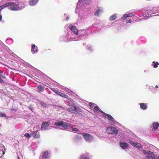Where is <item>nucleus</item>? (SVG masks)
<instances>
[{
	"instance_id": "0eeeda50",
	"label": "nucleus",
	"mask_w": 159,
	"mask_h": 159,
	"mask_svg": "<svg viewBox=\"0 0 159 159\" xmlns=\"http://www.w3.org/2000/svg\"><path fill=\"white\" fill-rule=\"evenodd\" d=\"M129 142L133 146H134L135 147L137 148L140 149L142 148L143 145L137 142H134V141H131L130 140H129Z\"/></svg>"
},
{
	"instance_id": "4c0bfd02",
	"label": "nucleus",
	"mask_w": 159,
	"mask_h": 159,
	"mask_svg": "<svg viewBox=\"0 0 159 159\" xmlns=\"http://www.w3.org/2000/svg\"><path fill=\"white\" fill-rule=\"evenodd\" d=\"M65 91H67V92H68V93H70V91L68 89H66V90H65Z\"/></svg>"
},
{
	"instance_id": "20e7f679",
	"label": "nucleus",
	"mask_w": 159,
	"mask_h": 159,
	"mask_svg": "<svg viewBox=\"0 0 159 159\" xmlns=\"http://www.w3.org/2000/svg\"><path fill=\"white\" fill-rule=\"evenodd\" d=\"M142 152L145 155V159H157L154 157L153 152L144 150H143Z\"/></svg>"
},
{
	"instance_id": "f8f14e48",
	"label": "nucleus",
	"mask_w": 159,
	"mask_h": 159,
	"mask_svg": "<svg viewBox=\"0 0 159 159\" xmlns=\"http://www.w3.org/2000/svg\"><path fill=\"white\" fill-rule=\"evenodd\" d=\"M69 27L70 30L72 31L75 34H78V30L74 26L71 25H70Z\"/></svg>"
},
{
	"instance_id": "393cba45",
	"label": "nucleus",
	"mask_w": 159,
	"mask_h": 159,
	"mask_svg": "<svg viewBox=\"0 0 159 159\" xmlns=\"http://www.w3.org/2000/svg\"><path fill=\"white\" fill-rule=\"evenodd\" d=\"M62 121H60L58 122H55L54 125L57 126H62Z\"/></svg>"
},
{
	"instance_id": "e433bc0d",
	"label": "nucleus",
	"mask_w": 159,
	"mask_h": 159,
	"mask_svg": "<svg viewBox=\"0 0 159 159\" xmlns=\"http://www.w3.org/2000/svg\"><path fill=\"white\" fill-rule=\"evenodd\" d=\"M158 88V86L157 85H156L155 87L154 88V89L156 90V89H157Z\"/></svg>"
},
{
	"instance_id": "49530a36",
	"label": "nucleus",
	"mask_w": 159,
	"mask_h": 159,
	"mask_svg": "<svg viewBox=\"0 0 159 159\" xmlns=\"http://www.w3.org/2000/svg\"><path fill=\"white\" fill-rule=\"evenodd\" d=\"M158 140L159 141V138H158Z\"/></svg>"
},
{
	"instance_id": "a211bd4d",
	"label": "nucleus",
	"mask_w": 159,
	"mask_h": 159,
	"mask_svg": "<svg viewBox=\"0 0 159 159\" xmlns=\"http://www.w3.org/2000/svg\"><path fill=\"white\" fill-rule=\"evenodd\" d=\"M140 108L143 110L146 109L147 108V106L143 103H141L140 104Z\"/></svg>"
},
{
	"instance_id": "72a5a7b5",
	"label": "nucleus",
	"mask_w": 159,
	"mask_h": 159,
	"mask_svg": "<svg viewBox=\"0 0 159 159\" xmlns=\"http://www.w3.org/2000/svg\"><path fill=\"white\" fill-rule=\"evenodd\" d=\"M0 116L1 117H4L6 116V115L5 114H4L2 112H0Z\"/></svg>"
},
{
	"instance_id": "b1692460",
	"label": "nucleus",
	"mask_w": 159,
	"mask_h": 159,
	"mask_svg": "<svg viewBox=\"0 0 159 159\" xmlns=\"http://www.w3.org/2000/svg\"><path fill=\"white\" fill-rule=\"evenodd\" d=\"M37 89L39 92H41L44 89V88L41 85H39L37 87Z\"/></svg>"
},
{
	"instance_id": "dca6fc26",
	"label": "nucleus",
	"mask_w": 159,
	"mask_h": 159,
	"mask_svg": "<svg viewBox=\"0 0 159 159\" xmlns=\"http://www.w3.org/2000/svg\"><path fill=\"white\" fill-rule=\"evenodd\" d=\"M39 0H30L29 2V5L30 6H34L35 5Z\"/></svg>"
},
{
	"instance_id": "f704fd0d",
	"label": "nucleus",
	"mask_w": 159,
	"mask_h": 159,
	"mask_svg": "<svg viewBox=\"0 0 159 159\" xmlns=\"http://www.w3.org/2000/svg\"><path fill=\"white\" fill-rule=\"evenodd\" d=\"M121 18L123 20H125L127 18V16H126V14H124L123 16L121 17Z\"/></svg>"
},
{
	"instance_id": "473e14b6",
	"label": "nucleus",
	"mask_w": 159,
	"mask_h": 159,
	"mask_svg": "<svg viewBox=\"0 0 159 159\" xmlns=\"http://www.w3.org/2000/svg\"><path fill=\"white\" fill-rule=\"evenodd\" d=\"M40 104L42 106H43V107H46V104L44 103L41 102H40Z\"/></svg>"
},
{
	"instance_id": "bb28decb",
	"label": "nucleus",
	"mask_w": 159,
	"mask_h": 159,
	"mask_svg": "<svg viewBox=\"0 0 159 159\" xmlns=\"http://www.w3.org/2000/svg\"><path fill=\"white\" fill-rule=\"evenodd\" d=\"M59 95L62 97L65 98L67 99H68V97L66 95L62 93H61L60 92Z\"/></svg>"
},
{
	"instance_id": "37998d69",
	"label": "nucleus",
	"mask_w": 159,
	"mask_h": 159,
	"mask_svg": "<svg viewBox=\"0 0 159 159\" xmlns=\"http://www.w3.org/2000/svg\"><path fill=\"white\" fill-rule=\"evenodd\" d=\"M50 127V129H52V128H53V127H52V126H51Z\"/></svg>"
},
{
	"instance_id": "f03ea898",
	"label": "nucleus",
	"mask_w": 159,
	"mask_h": 159,
	"mask_svg": "<svg viewBox=\"0 0 159 159\" xmlns=\"http://www.w3.org/2000/svg\"><path fill=\"white\" fill-rule=\"evenodd\" d=\"M88 1L89 0H79L76 8V13H82V12L84 9Z\"/></svg>"
},
{
	"instance_id": "f257e3e1",
	"label": "nucleus",
	"mask_w": 159,
	"mask_h": 159,
	"mask_svg": "<svg viewBox=\"0 0 159 159\" xmlns=\"http://www.w3.org/2000/svg\"><path fill=\"white\" fill-rule=\"evenodd\" d=\"M8 6V8L11 10H19L23 9L25 5L23 3L16 4L13 2L7 3L0 7V11L5 7Z\"/></svg>"
},
{
	"instance_id": "a878e982",
	"label": "nucleus",
	"mask_w": 159,
	"mask_h": 159,
	"mask_svg": "<svg viewBox=\"0 0 159 159\" xmlns=\"http://www.w3.org/2000/svg\"><path fill=\"white\" fill-rule=\"evenodd\" d=\"M5 76L0 74V83L4 82V81L2 80V79H5Z\"/></svg>"
},
{
	"instance_id": "7c9ffc66",
	"label": "nucleus",
	"mask_w": 159,
	"mask_h": 159,
	"mask_svg": "<svg viewBox=\"0 0 159 159\" xmlns=\"http://www.w3.org/2000/svg\"><path fill=\"white\" fill-rule=\"evenodd\" d=\"M24 136L26 138H30L31 136V134H30L28 133H26L25 134Z\"/></svg>"
},
{
	"instance_id": "4be33fe9",
	"label": "nucleus",
	"mask_w": 159,
	"mask_h": 159,
	"mask_svg": "<svg viewBox=\"0 0 159 159\" xmlns=\"http://www.w3.org/2000/svg\"><path fill=\"white\" fill-rule=\"evenodd\" d=\"M80 159H89L88 154H83L80 157Z\"/></svg>"
},
{
	"instance_id": "c03bdc74",
	"label": "nucleus",
	"mask_w": 159,
	"mask_h": 159,
	"mask_svg": "<svg viewBox=\"0 0 159 159\" xmlns=\"http://www.w3.org/2000/svg\"><path fill=\"white\" fill-rule=\"evenodd\" d=\"M6 159V158H2V159Z\"/></svg>"
},
{
	"instance_id": "9b49d317",
	"label": "nucleus",
	"mask_w": 159,
	"mask_h": 159,
	"mask_svg": "<svg viewBox=\"0 0 159 159\" xmlns=\"http://www.w3.org/2000/svg\"><path fill=\"white\" fill-rule=\"evenodd\" d=\"M31 135L34 138L38 139L40 137V135L37 131L32 132Z\"/></svg>"
},
{
	"instance_id": "ddd939ff",
	"label": "nucleus",
	"mask_w": 159,
	"mask_h": 159,
	"mask_svg": "<svg viewBox=\"0 0 159 159\" xmlns=\"http://www.w3.org/2000/svg\"><path fill=\"white\" fill-rule=\"evenodd\" d=\"M32 47L31 52L33 54L38 52V48L34 44H33Z\"/></svg>"
},
{
	"instance_id": "6e6552de",
	"label": "nucleus",
	"mask_w": 159,
	"mask_h": 159,
	"mask_svg": "<svg viewBox=\"0 0 159 159\" xmlns=\"http://www.w3.org/2000/svg\"><path fill=\"white\" fill-rule=\"evenodd\" d=\"M50 122L49 121L43 122L41 126L42 130H45L47 129V127H48L49 124Z\"/></svg>"
},
{
	"instance_id": "7ed1b4c3",
	"label": "nucleus",
	"mask_w": 159,
	"mask_h": 159,
	"mask_svg": "<svg viewBox=\"0 0 159 159\" xmlns=\"http://www.w3.org/2000/svg\"><path fill=\"white\" fill-rule=\"evenodd\" d=\"M89 105L92 108L96 110H98L101 113L105 114V116L108 117L110 124L112 125H114V124L115 123L114 119L111 116L107 114H105L102 111L100 110L99 107L97 106L96 104L93 103H89Z\"/></svg>"
},
{
	"instance_id": "1a4fd4ad",
	"label": "nucleus",
	"mask_w": 159,
	"mask_h": 159,
	"mask_svg": "<svg viewBox=\"0 0 159 159\" xmlns=\"http://www.w3.org/2000/svg\"><path fill=\"white\" fill-rule=\"evenodd\" d=\"M103 11V9L101 7H98L96 10L94 15L96 16H99Z\"/></svg>"
},
{
	"instance_id": "a18cd8bd",
	"label": "nucleus",
	"mask_w": 159,
	"mask_h": 159,
	"mask_svg": "<svg viewBox=\"0 0 159 159\" xmlns=\"http://www.w3.org/2000/svg\"><path fill=\"white\" fill-rule=\"evenodd\" d=\"M61 108H62L63 109V107H61Z\"/></svg>"
},
{
	"instance_id": "2eb2a0df",
	"label": "nucleus",
	"mask_w": 159,
	"mask_h": 159,
	"mask_svg": "<svg viewBox=\"0 0 159 159\" xmlns=\"http://www.w3.org/2000/svg\"><path fill=\"white\" fill-rule=\"evenodd\" d=\"M120 145L121 148L123 149L127 148L129 146L128 144L125 142H121Z\"/></svg>"
},
{
	"instance_id": "9d476101",
	"label": "nucleus",
	"mask_w": 159,
	"mask_h": 159,
	"mask_svg": "<svg viewBox=\"0 0 159 159\" xmlns=\"http://www.w3.org/2000/svg\"><path fill=\"white\" fill-rule=\"evenodd\" d=\"M5 153V148L4 146L0 143V157Z\"/></svg>"
},
{
	"instance_id": "4468645a",
	"label": "nucleus",
	"mask_w": 159,
	"mask_h": 159,
	"mask_svg": "<svg viewBox=\"0 0 159 159\" xmlns=\"http://www.w3.org/2000/svg\"><path fill=\"white\" fill-rule=\"evenodd\" d=\"M71 125L69 123L64 122L62 121V126L66 129H68L71 127Z\"/></svg>"
},
{
	"instance_id": "423d86ee",
	"label": "nucleus",
	"mask_w": 159,
	"mask_h": 159,
	"mask_svg": "<svg viewBox=\"0 0 159 159\" xmlns=\"http://www.w3.org/2000/svg\"><path fill=\"white\" fill-rule=\"evenodd\" d=\"M82 135L86 141L89 142L92 140V136L89 134L83 133L82 134Z\"/></svg>"
},
{
	"instance_id": "412c9836",
	"label": "nucleus",
	"mask_w": 159,
	"mask_h": 159,
	"mask_svg": "<svg viewBox=\"0 0 159 159\" xmlns=\"http://www.w3.org/2000/svg\"><path fill=\"white\" fill-rule=\"evenodd\" d=\"M116 18V14H114L112 15H111L110 18L109 20L110 21H112L115 20Z\"/></svg>"
},
{
	"instance_id": "6ab92c4d",
	"label": "nucleus",
	"mask_w": 159,
	"mask_h": 159,
	"mask_svg": "<svg viewBox=\"0 0 159 159\" xmlns=\"http://www.w3.org/2000/svg\"><path fill=\"white\" fill-rule=\"evenodd\" d=\"M49 154L48 152H45L43 153L42 157L43 159H46L49 157Z\"/></svg>"
},
{
	"instance_id": "c9c22d12",
	"label": "nucleus",
	"mask_w": 159,
	"mask_h": 159,
	"mask_svg": "<svg viewBox=\"0 0 159 159\" xmlns=\"http://www.w3.org/2000/svg\"><path fill=\"white\" fill-rule=\"evenodd\" d=\"M127 23H131V19L127 20L126 21Z\"/></svg>"
},
{
	"instance_id": "a19ab883",
	"label": "nucleus",
	"mask_w": 159,
	"mask_h": 159,
	"mask_svg": "<svg viewBox=\"0 0 159 159\" xmlns=\"http://www.w3.org/2000/svg\"><path fill=\"white\" fill-rule=\"evenodd\" d=\"M88 14V12H87V11L86 10V15H87Z\"/></svg>"
},
{
	"instance_id": "39448f33",
	"label": "nucleus",
	"mask_w": 159,
	"mask_h": 159,
	"mask_svg": "<svg viewBox=\"0 0 159 159\" xmlns=\"http://www.w3.org/2000/svg\"><path fill=\"white\" fill-rule=\"evenodd\" d=\"M107 131L109 134H116L117 133V129L113 127H108L107 129Z\"/></svg>"
},
{
	"instance_id": "58836bf2",
	"label": "nucleus",
	"mask_w": 159,
	"mask_h": 159,
	"mask_svg": "<svg viewBox=\"0 0 159 159\" xmlns=\"http://www.w3.org/2000/svg\"><path fill=\"white\" fill-rule=\"evenodd\" d=\"M75 39L74 40H75V41H77V40H79L80 39H75V38H74V39Z\"/></svg>"
},
{
	"instance_id": "c756f323",
	"label": "nucleus",
	"mask_w": 159,
	"mask_h": 159,
	"mask_svg": "<svg viewBox=\"0 0 159 159\" xmlns=\"http://www.w3.org/2000/svg\"><path fill=\"white\" fill-rule=\"evenodd\" d=\"M52 90L54 92H55L56 94L59 95L60 92L57 90V89H52Z\"/></svg>"
},
{
	"instance_id": "f3484780",
	"label": "nucleus",
	"mask_w": 159,
	"mask_h": 159,
	"mask_svg": "<svg viewBox=\"0 0 159 159\" xmlns=\"http://www.w3.org/2000/svg\"><path fill=\"white\" fill-rule=\"evenodd\" d=\"M159 126V124L158 122L154 123L153 124V129L155 130L154 132L156 133V131L158 127Z\"/></svg>"
},
{
	"instance_id": "2f4dec72",
	"label": "nucleus",
	"mask_w": 159,
	"mask_h": 159,
	"mask_svg": "<svg viewBox=\"0 0 159 159\" xmlns=\"http://www.w3.org/2000/svg\"><path fill=\"white\" fill-rule=\"evenodd\" d=\"M127 16V18L130 17H132L133 16V15L132 13H129L127 14H126Z\"/></svg>"
},
{
	"instance_id": "79ce46f5",
	"label": "nucleus",
	"mask_w": 159,
	"mask_h": 159,
	"mask_svg": "<svg viewBox=\"0 0 159 159\" xmlns=\"http://www.w3.org/2000/svg\"><path fill=\"white\" fill-rule=\"evenodd\" d=\"M18 159H20V157L19 156H18Z\"/></svg>"
},
{
	"instance_id": "c85d7f7f",
	"label": "nucleus",
	"mask_w": 159,
	"mask_h": 159,
	"mask_svg": "<svg viewBox=\"0 0 159 159\" xmlns=\"http://www.w3.org/2000/svg\"><path fill=\"white\" fill-rule=\"evenodd\" d=\"M72 131L75 133H78V132H79V129L76 128H72Z\"/></svg>"
},
{
	"instance_id": "ea45409f",
	"label": "nucleus",
	"mask_w": 159,
	"mask_h": 159,
	"mask_svg": "<svg viewBox=\"0 0 159 159\" xmlns=\"http://www.w3.org/2000/svg\"><path fill=\"white\" fill-rule=\"evenodd\" d=\"M69 17L68 16H67L66 18V19L67 20H68L69 19Z\"/></svg>"
},
{
	"instance_id": "5701e85b",
	"label": "nucleus",
	"mask_w": 159,
	"mask_h": 159,
	"mask_svg": "<svg viewBox=\"0 0 159 159\" xmlns=\"http://www.w3.org/2000/svg\"><path fill=\"white\" fill-rule=\"evenodd\" d=\"M152 65L154 67L156 68L159 65V63L157 62L153 61L152 64Z\"/></svg>"
},
{
	"instance_id": "cd10ccee",
	"label": "nucleus",
	"mask_w": 159,
	"mask_h": 159,
	"mask_svg": "<svg viewBox=\"0 0 159 159\" xmlns=\"http://www.w3.org/2000/svg\"><path fill=\"white\" fill-rule=\"evenodd\" d=\"M67 110L70 112L75 113V110L74 108H68L67 109Z\"/></svg>"
},
{
	"instance_id": "aec40b11",
	"label": "nucleus",
	"mask_w": 159,
	"mask_h": 159,
	"mask_svg": "<svg viewBox=\"0 0 159 159\" xmlns=\"http://www.w3.org/2000/svg\"><path fill=\"white\" fill-rule=\"evenodd\" d=\"M73 108L75 110V113L76 112H82L81 109L78 107H76L74 106Z\"/></svg>"
}]
</instances>
